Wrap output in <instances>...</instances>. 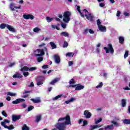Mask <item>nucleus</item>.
<instances>
[{
  "instance_id": "1",
  "label": "nucleus",
  "mask_w": 130,
  "mask_h": 130,
  "mask_svg": "<svg viewBox=\"0 0 130 130\" xmlns=\"http://www.w3.org/2000/svg\"><path fill=\"white\" fill-rule=\"evenodd\" d=\"M69 124H72L71 117L70 115H67L66 117L59 118L58 123H56V127L58 130H66L67 129L66 125H69Z\"/></svg>"
},
{
  "instance_id": "2",
  "label": "nucleus",
  "mask_w": 130,
  "mask_h": 130,
  "mask_svg": "<svg viewBox=\"0 0 130 130\" xmlns=\"http://www.w3.org/2000/svg\"><path fill=\"white\" fill-rule=\"evenodd\" d=\"M77 11L79 13L80 16L82 17L83 18H85V16L86 17V19L87 20H89L90 21V22H93V18H94V16L92 15V13H90L86 9H84L82 10L84 14L81 11V7L79 6H77Z\"/></svg>"
},
{
  "instance_id": "3",
  "label": "nucleus",
  "mask_w": 130,
  "mask_h": 130,
  "mask_svg": "<svg viewBox=\"0 0 130 130\" xmlns=\"http://www.w3.org/2000/svg\"><path fill=\"white\" fill-rule=\"evenodd\" d=\"M36 51L38 52V54H35V56H39V57L37 58V61L38 62H41V61L43 60V57L42 56H43V55L45 54V52L44 51L47 52V48L45 47L44 48V49H37Z\"/></svg>"
},
{
  "instance_id": "4",
  "label": "nucleus",
  "mask_w": 130,
  "mask_h": 130,
  "mask_svg": "<svg viewBox=\"0 0 130 130\" xmlns=\"http://www.w3.org/2000/svg\"><path fill=\"white\" fill-rule=\"evenodd\" d=\"M72 15V13L70 11H66L63 13V21H64V23H68V22H70L71 21V15Z\"/></svg>"
},
{
  "instance_id": "5",
  "label": "nucleus",
  "mask_w": 130,
  "mask_h": 130,
  "mask_svg": "<svg viewBox=\"0 0 130 130\" xmlns=\"http://www.w3.org/2000/svg\"><path fill=\"white\" fill-rule=\"evenodd\" d=\"M108 48L105 47L104 49L106 51V53H114V49H113V47H112V45L111 44H108Z\"/></svg>"
},
{
  "instance_id": "6",
  "label": "nucleus",
  "mask_w": 130,
  "mask_h": 130,
  "mask_svg": "<svg viewBox=\"0 0 130 130\" xmlns=\"http://www.w3.org/2000/svg\"><path fill=\"white\" fill-rule=\"evenodd\" d=\"M72 87V88H75V91H79L80 90H83L84 88H85V86L84 85H81L80 84H75L73 85H69V87L71 88Z\"/></svg>"
},
{
  "instance_id": "7",
  "label": "nucleus",
  "mask_w": 130,
  "mask_h": 130,
  "mask_svg": "<svg viewBox=\"0 0 130 130\" xmlns=\"http://www.w3.org/2000/svg\"><path fill=\"white\" fill-rule=\"evenodd\" d=\"M23 18L25 20H34L35 17L32 14H24L23 15Z\"/></svg>"
},
{
  "instance_id": "8",
  "label": "nucleus",
  "mask_w": 130,
  "mask_h": 130,
  "mask_svg": "<svg viewBox=\"0 0 130 130\" xmlns=\"http://www.w3.org/2000/svg\"><path fill=\"white\" fill-rule=\"evenodd\" d=\"M21 117L22 116L21 115H12V121L14 122L17 121V120H19V119H20Z\"/></svg>"
},
{
  "instance_id": "9",
  "label": "nucleus",
  "mask_w": 130,
  "mask_h": 130,
  "mask_svg": "<svg viewBox=\"0 0 130 130\" xmlns=\"http://www.w3.org/2000/svg\"><path fill=\"white\" fill-rule=\"evenodd\" d=\"M83 115L85 118H90L92 116V114L88 110H85L84 112Z\"/></svg>"
},
{
  "instance_id": "10",
  "label": "nucleus",
  "mask_w": 130,
  "mask_h": 130,
  "mask_svg": "<svg viewBox=\"0 0 130 130\" xmlns=\"http://www.w3.org/2000/svg\"><path fill=\"white\" fill-rule=\"evenodd\" d=\"M24 102H25V99H17L15 101L12 102V104H19V103Z\"/></svg>"
},
{
  "instance_id": "11",
  "label": "nucleus",
  "mask_w": 130,
  "mask_h": 130,
  "mask_svg": "<svg viewBox=\"0 0 130 130\" xmlns=\"http://www.w3.org/2000/svg\"><path fill=\"white\" fill-rule=\"evenodd\" d=\"M54 60L55 63H59L60 62V57L58 55H54Z\"/></svg>"
},
{
  "instance_id": "12",
  "label": "nucleus",
  "mask_w": 130,
  "mask_h": 130,
  "mask_svg": "<svg viewBox=\"0 0 130 130\" xmlns=\"http://www.w3.org/2000/svg\"><path fill=\"white\" fill-rule=\"evenodd\" d=\"M13 78H14V79H16V78L21 79V78H23V75H21L19 73L16 72V74L13 76Z\"/></svg>"
},
{
  "instance_id": "13",
  "label": "nucleus",
  "mask_w": 130,
  "mask_h": 130,
  "mask_svg": "<svg viewBox=\"0 0 130 130\" xmlns=\"http://www.w3.org/2000/svg\"><path fill=\"white\" fill-rule=\"evenodd\" d=\"M42 119V114H38L36 116V122H39Z\"/></svg>"
},
{
  "instance_id": "14",
  "label": "nucleus",
  "mask_w": 130,
  "mask_h": 130,
  "mask_svg": "<svg viewBox=\"0 0 130 130\" xmlns=\"http://www.w3.org/2000/svg\"><path fill=\"white\" fill-rule=\"evenodd\" d=\"M114 129V126L113 125V124L109 125L105 127V130H112Z\"/></svg>"
},
{
  "instance_id": "15",
  "label": "nucleus",
  "mask_w": 130,
  "mask_h": 130,
  "mask_svg": "<svg viewBox=\"0 0 130 130\" xmlns=\"http://www.w3.org/2000/svg\"><path fill=\"white\" fill-rule=\"evenodd\" d=\"M31 101H32L34 103H40L41 102V100L40 98H37V99H31Z\"/></svg>"
},
{
  "instance_id": "16",
  "label": "nucleus",
  "mask_w": 130,
  "mask_h": 130,
  "mask_svg": "<svg viewBox=\"0 0 130 130\" xmlns=\"http://www.w3.org/2000/svg\"><path fill=\"white\" fill-rule=\"evenodd\" d=\"M100 31H101V32H106V27L102 25H100V26L98 27Z\"/></svg>"
},
{
  "instance_id": "17",
  "label": "nucleus",
  "mask_w": 130,
  "mask_h": 130,
  "mask_svg": "<svg viewBox=\"0 0 130 130\" xmlns=\"http://www.w3.org/2000/svg\"><path fill=\"white\" fill-rule=\"evenodd\" d=\"M102 125H90V128L89 129V130L95 129V128H98V127H101V126H102Z\"/></svg>"
},
{
  "instance_id": "18",
  "label": "nucleus",
  "mask_w": 130,
  "mask_h": 130,
  "mask_svg": "<svg viewBox=\"0 0 130 130\" xmlns=\"http://www.w3.org/2000/svg\"><path fill=\"white\" fill-rule=\"evenodd\" d=\"M7 29L10 31V32H16V30L12 26L10 25H7Z\"/></svg>"
},
{
  "instance_id": "19",
  "label": "nucleus",
  "mask_w": 130,
  "mask_h": 130,
  "mask_svg": "<svg viewBox=\"0 0 130 130\" xmlns=\"http://www.w3.org/2000/svg\"><path fill=\"white\" fill-rule=\"evenodd\" d=\"M59 80V79H58V78H56L51 81V82L50 83V85H54V84H55L56 83H57V82H58Z\"/></svg>"
},
{
  "instance_id": "20",
  "label": "nucleus",
  "mask_w": 130,
  "mask_h": 130,
  "mask_svg": "<svg viewBox=\"0 0 130 130\" xmlns=\"http://www.w3.org/2000/svg\"><path fill=\"white\" fill-rule=\"evenodd\" d=\"M37 81H39V82H44V76H39L37 78Z\"/></svg>"
},
{
  "instance_id": "21",
  "label": "nucleus",
  "mask_w": 130,
  "mask_h": 130,
  "mask_svg": "<svg viewBox=\"0 0 130 130\" xmlns=\"http://www.w3.org/2000/svg\"><path fill=\"white\" fill-rule=\"evenodd\" d=\"M28 71H29V68L27 66H24L22 68L20 69L21 72H28Z\"/></svg>"
},
{
  "instance_id": "22",
  "label": "nucleus",
  "mask_w": 130,
  "mask_h": 130,
  "mask_svg": "<svg viewBox=\"0 0 130 130\" xmlns=\"http://www.w3.org/2000/svg\"><path fill=\"white\" fill-rule=\"evenodd\" d=\"M119 42L121 44H123L124 42V38L123 37H119Z\"/></svg>"
},
{
  "instance_id": "23",
  "label": "nucleus",
  "mask_w": 130,
  "mask_h": 130,
  "mask_svg": "<svg viewBox=\"0 0 130 130\" xmlns=\"http://www.w3.org/2000/svg\"><path fill=\"white\" fill-rule=\"evenodd\" d=\"M50 45L51 47H52V49H55V48H57V46L54 42H50Z\"/></svg>"
},
{
  "instance_id": "24",
  "label": "nucleus",
  "mask_w": 130,
  "mask_h": 130,
  "mask_svg": "<svg viewBox=\"0 0 130 130\" xmlns=\"http://www.w3.org/2000/svg\"><path fill=\"white\" fill-rule=\"evenodd\" d=\"M121 104H122V107H125V106H126V100L123 99H122Z\"/></svg>"
},
{
  "instance_id": "25",
  "label": "nucleus",
  "mask_w": 130,
  "mask_h": 130,
  "mask_svg": "<svg viewBox=\"0 0 130 130\" xmlns=\"http://www.w3.org/2000/svg\"><path fill=\"white\" fill-rule=\"evenodd\" d=\"M69 84H70V86H74V84H76V82L75 81V79L74 78L71 79L69 82Z\"/></svg>"
},
{
  "instance_id": "26",
  "label": "nucleus",
  "mask_w": 130,
  "mask_h": 130,
  "mask_svg": "<svg viewBox=\"0 0 130 130\" xmlns=\"http://www.w3.org/2000/svg\"><path fill=\"white\" fill-rule=\"evenodd\" d=\"M75 100H76V99L72 98L70 100L65 101V103L66 104H69V103H71V102H73Z\"/></svg>"
},
{
  "instance_id": "27",
  "label": "nucleus",
  "mask_w": 130,
  "mask_h": 130,
  "mask_svg": "<svg viewBox=\"0 0 130 130\" xmlns=\"http://www.w3.org/2000/svg\"><path fill=\"white\" fill-rule=\"evenodd\" d=\"M62 96H63V94H59V95L56 96L55 97H54V98H53L52 100H53L54 101L55 100H57V99H59V98H61V97H62Z\"/></svg>"
},
{
  "instance_id": "28",
  "label": "nucleus",
  "mask_w": 130,
  "mask_h": 130,
  "mask_svg": "<svg viewBox=\"0 0 130 130\" xmlns=\"http://www.w3.org/2000/svg\"><path fill=\"white\" fill-rule=\"evenodd\" d=\"M8 25V24L2 23L0 25V28H1V29H5V28H6V27L7 28Z\"/></svg>"
},
{
  "instance_id": "29",
  "label": "nucleus",
  "mask_w": 130,
  "mask_h": 130,
  "mask_svg": "<svg viewBox=\"0 0 130 130\" xmlns=\"http://www.w3.org/2000/svg\"><path fill=\"white\" fill-rule=\"evenodd\" d=\"M61 36H64L65 37H69V34L66 31H63L60 33Z\"/></svg>"
},
{
  "instance_id": "30",
  "label": "nucleus",
  "mask_w": 130,
  "mask_h": 130,
  "mask_svg": "<svg viewBox=\"0 0 130 130\" xmlns=\"http://www.w3.org/2000/svg\"><path fill=\"white\" fill-rule=\"evenodd\" d=\"M123 123L125 124H130V119H124L122 120Z\"/></svg>"
},
{
  "instance_id": "31",
  "label": "nucleus",
  "mask_w": 130,
  "mask_h": 130,
  "mask_svg": "<svg viewBox=\"0 0 130 130\" xmlns=\"http://www.w3.org/2000/svg\"><path fill=\"white\" fill-rule=\"evenodd\" d=\"M72 57H74V55H75V53H72V52H68L66 54V56H69V57H70L71 56H72Z\"/></svg>"
},
{
  "instance_id": "32",
  "label": "nucleus",
  "mask_w": 130,
  "mask_h": 130,
  "mask_svg": "<svg viewBox=\"0 0 130 130\" xmlns=\"http://www.w3.org/2000/svg\"><path fill=\"white\" fill-rule=\"evenodd\" d=\"M6 128H8L9 130H12L14 129V128H15V127L13 125H10L9 126H7Z\"/></svg>"
},
{
  "instance_id": "33",
  "label": "nucleus",
  "mask_w": 130,
  "mask_h": 130,
  "mask_svg": "<svg viewBox=\"0 0 130 130\" xmlns=\"http://www.w3.org/2000/svg\"><path fill=\"white\" fill-rule=\"evenodd\" d=\"M53 19V18H51V17H46V20H47V22H48V23H50V22H52Z\"/></svg>"
},
{
  "instance_id": "34",
  "label": "nucleus",
  "mask_w": 130,
  "mask_h": 130,
  "mask_svg": "<svg viewBox=\"0 0 130 130\" xmlns=\"http://www.w3.org/2000/svg\"><path fill=\"white\" fill-rule=\"evenodd\" d=\"M33 109H34V106H30L27 108V111H28V112H29L31 111V110H33Z\"/></svg>"
},
{
  "instance_id": "35",
  "label": "nucleus",
  "mask_w": 130,
  "mask_h": 130,
  "mask_svg": "<svg viewBox=\"0 0 130 130\" xmlns=\"http://www.w3.org/2000/svg\"><path fill=\"white\" fill-rule=\"evenodd\" d=\"M41 29L38 27H35L34 28L33 31L34 32H35L37 33V32H39V31H41Z\"/></svg>"
},
{
  "instance_id": "36",
  "label": "nucleus",
  "mask_w": 130,
  "mask_h": 130,
  "mask_svg": "<svg viewBox=\"0 0 130 130\" xmlns=\"http://www.w3.org/2000/svg\"><path fill=\"white\" fill-rule=\"evenodd\" d=\"M7 95H8L9 96H15L16 95V93H14L11 92H8Z\"/></svg>"
},
{
  "instance_id": "37",
  "label": "nucleus",
  "mask_w": 130,
  "mask_h": 130,
  "mask_svg": "<svg viewBox=\"0 0 130 130\" xmlns=\"http://www.w3.org/2000/svg\"><path fill=\"white\" fill-rule=\"evenodd\" d=\"M10 9L11 11H15V6H14V4H11L10 5Z\"/></svg>"
},
{
  "instance_id": "38",
  "label": "nucleus",
  "mask_w": 130,
  "mask_h": 130,
  "mask_svg": "<svg viewBox=\"0 0 130 130\" xmlns=\"http://www.w3.org/2000/svg\"><path fill=\"white\" fill-rule=\"evenodd\" d=\"M68 46H69V43H68V42L64 41V44L63 45V47L64 48H66V47H68Z\"/></svg>"
},
{
  "instance_id": "39",
  "label": "nucleus",
  "mask_w": 130,
  "mask_h": 130,
  "mask_svg": "<svg viewBox=\"0 0 130 130\" xmlns=\"http://www.w3.org/2000/svg\"><path fill=\"white\" fill-rule=\"evenodd\" d=\"M83 124H82V126H86V125H88V121L87 120H84L83 121Z\"/></svg>"
},
{
  "instance_id": "40",
  "label": "nucleus",
  "mask_w": 130,
  "mask_h": 130,
  "mask_svg": "<svg viewBox=\"0 0 130 130\" xmlns=\"http://www.w3.org/2000/svg\"><path fill=\"white\" fill-rule=\"evenodd\" d=\"M37 70V68L36 67H31L30 68H29V71L30 72H32L33 71H36Z\"/></svg>"
},
{
  "instance_id": "41",
  "label": "nucleus",
  "mask_w": 130,
  "mask_h": 130,
  "mask_svg": "<svg viewBox=\"0 0 130 130\" xmlns=\"http://www.w3.org/2000/svg\"><path fill=\"white\" fill-rule=\"evenodd\" d=\"M22 130H29V128L26 124H24L22 127Z\"/></svg>"
},
{
  "instance_id": "42",
  "label": "nucleus",
  "mask_w": 130,
  "mask_h": 130,
  "mask_svg": "<svg viewBox=\"0 0 130 130\" xmlns=\"http://www.w3.org/2000/svg\"><path fill=\"white\" fill-rule=\"evenodd\" d=\"M101 121H102V118H100L98 120L95 121V124H98V123H99V122H101Z\"/></svg>"
},
{
  "instance_id": "43",
  "label": "nucleus",
  "mask_w": 130,
  "mask_h": 130,
  "mask_svg": "<svg viewBox=\"0 0 130 130\" xmlns=\"http://www.w3.org/2000/svg\"><path fill=\"white\" fill-rule=\"evenodd\" d=\"M23 75L25 78H26L29 75V73L28 72H23Z\"/></svg>"
},
{
  "instance_id": "44",
  "label": "nucleus",
  "mask_w": 130,
  "mask_h": 130,
  "mask_svg": "<svg viewBox=\"0 0 130 130\" xmlns=\"http://www.w3.org/2000/svg\"><path fill=\"white\" fill-rule=\"evenodd\" d=\"M96 24L99 27L100 26H101V21H100V19H98L96 20Z\"/></svg>"
},
{
  "instance_id": "45",
  "label": "nucleus",
  "mask_w": 130,
  "mask_h": 130,
  "mask_svg": "<svg viewBox=\"0 0 130 130\" xmlns=\"http://www.w3.org/2000/svg\"><path fill=\"white\" fill-rule=\"evenodd\" d=\"M128 56V51H125L124 55V58H126Z\"/></svg>"
},
{
  "instance_id": "46",
  "label": "nucleus",
  "mask_w": 130,
  "mask_h": 130,
  "mask_svg": "<svg viewBox=\"0 0 130 130\" xmlns=\"http://www.w3.org/2000/svg\"><path fill=\"white\" fill-rule=\"evenodd\" d=\"M102 86H103V83L100 82V84L96 86V88L98 89V88H101Z\"/></svg>"
},
{
  "instance_id": "47",
  "label": "nucleus",
  "mask_w": 130,
  "mask_h": 130,
  "mask_svg": "<svg viewBox=\"0 0 130 130\" xmlns=\"http://www.w3.org/2000/svg\"><path fill=\"white\" fill-rule=\"evenodd\" d=\"M2 113L3 116H5V117H7L8 116V114H7V113H6V111H2Z\"/></svg>"
},
{
  "instance_id": "48",
  "label": "nucleus",
  "mask_w": 130,
  "mask_h": 130,
  "mask_svg": "<svg viewBox=\"0 0 130 130\" xmlns=\"http://www.w3.org/2000/svg\"><path fill=\"white\" fill-rule=\"evenodd\" d=\"M1 124L3 126H4V127H5V128H7V126H8V125H6V123L5 121L2 122Z\"/></svg>"
},
{
  "instance_id": "49",
  "label": "nucleus",
  "mask_w": 130,
  "mask_h": 130,
  "mask_svg": "<svg viewBox=\"0 0 130 130\" xmlns=\"http://www.w3.org/2000/svg\"><path fill=\"white\" fill-rule=\"evenodd\" d=\"M111 123H113V124H114L115 126H117V125H118V123H117V122L114 121H111Z\"/></svg>"
},
{
  "instance_id": "50",
  "label": "nucleus",
  "mask_w": 130,
  "mask_h": 130,
  "mask_svg": "<svg viewBox=\"0 0 130 130\" xmlns=\"http://www.w3.org/2000/svg\"><path fill=\"white\" fill-rule=\"evenodd\" d=\"M88 32H89L90 34H94V33H95L94 30H92L91 29H88Z\"/></svg>"
},
{
  "instance_id": "51",
  "label": "nucleus",
  "mask_w": 130,
  "mask_h": 130,
  "mask_svg": "<svg viewBox=\"0 0 130 130\" xmlns=\"http://www.w3.org/2000/svg\"><path fill=\"white\" fill-rule=\"evenodd\" d=\"M37 86H40L41 85H43V82H41V81H37Z\"/></svg>"
},
{
  "instance_id": "52",
  "label": "nucleus",
  "mask_w": 130,
  "mask_h": 130,
  "mask_svg": "<svg viewBox=\"0 0 130 130\" xmlns=\"http://www.w3.org/2000/svg\"><path fill=\"white\" fill-rule=\"evenodd\" d=\"M61 26L62 27H63L64 29H66V28H67V24L66 23H62L61 24Z\"/></svg>"
},
{
  "instance_id": "53",
  "label": "nucleus",
  "mask_w": 130,
  "mask_h": 130,
  "mask_svg": "<svg viewBox=\"0 0 130 130\" xmlns=\"http://www.w3.org/2000/svg\"><path fill=\"white\" fill-rule=\"evenodd\" d=\"M42 69L44 70H46V69H48V65H44L42 66Z\"/></svg>"
},
{
  "instance_id": "54",
  "label": "nucleus",
  "mask_w": 130,
  "mask_h": 130,
  "mask_svg": "<svg viewBox=\"0 0 130 130\" xmlns=\"http://www.w3.org/2000/svg\"><path fill=\"white\" fill-rule=\"evenodd\" d=\"M73 64H74V62H73L72 61H70L69 62V67H72L73 66Z\"/></svg>"
},
{
  "instance_id": "55",
  "label": "nucleus",
  "mask_w": 130,
  "mask_h": 130,
  "mask_svg": "<svg viewBox=\"0 0 130 130\" xmlns=\"http://www.w3.org/2000/svg\"><path fill=\"white\" fill-rule=\"evenodd\" d=\"M31 92H32V90H24L23 94H27V93H31Z\"/></svg>"
},
{
  "instance_id": "56",
  "label": "nucleus",
  "mask_w": 130,
  "mask_h": 130,
  "mask_svg": "<svg viewBox=\"0 0 130 130\" xmlns=\"http://www.w3.org/2000/svg\"><path fill=\"white\" fill-rule=\"evenodd\" d=\"M28 87H30L31 88L34 87V83L33 82H30V84L28 85Z\"/></svg>"
},
{
  "instance_id": "57",
  "label": "nucleus",
  "mask_w": 130,
  "mask_h": 130,
  "mask_svg": "<svg viewBox=\"0 0 130 130\" xmlns=\"http://www.w3.org/2000/svg\"><path fill=\"white\" fill-rule=\"evenodd\" d=\"M88 31H89V29H88V28L85 29L84 30L83 34H87V33H88Z\"/></svg>"
},
{
  "instance_id": "58",
  "label": "nucleus",
  "mask_w": 130,
  "mask_h": 130,
  "mask_svg": "<svg viewBox=\"0 0 130 130\" xmlns=\"http://www.w3.org/2000/svg\"><path fill=\"white\" fill-rule=\"evenodd\" d=\"M29 96H30V94H25L22 96V98H27L29 97Z\"/></svg>"
},
{
  "instance_id": "59",
  "label": "nucleus",
  "mask_w": 130,
  "mask_h": 130,
  "mask_svg": "<svg viewBox=\"0 0 130 130\" xmlns=\"http://www.w3.org/2000/svg\"><path fill=\"white\" fill-rule=\"evenodd\" d=\"M123 15H124V16H125L126 17H127L128 16H129V13L125 12H124Z\"/></svg>"
},
{
  "instance_id": "60",
  "label": "nucleus",
  "mask_w": 130,
  "mask_h": 130,
  "mask_svg": "<svg viewBox=\"0 0 130 130\" xmlns=\"http://www.w3.org/2000/svg\"><path fill=\"white\" fill-rule=\"evenodd\" d=\"M23 108H26L27 107V105L26 104L24 103L21 105Z\"/></svg>"
},
{
  "instance_id": "61",
  "label": "nucleus",
  "mask_w": 130,
  "mask_h": 130,
  "mask_svg": "<svg viewBox=\"0 0 130 130\" xmlns=\"http://www.w3.org/2000/svg\"><path fill=\"white\" fill-rule=\"evenodd\" d=\"M120 14H121L120 11H118L117 12V14H116L117 17H120Z\"/></svg>"
},
{
  "instance_id": "62",
  "label": "nucleus",
  "mask_w": 130,
  "mask_h": 130,
  "mask_svg": "<svg viewBox=\"0 0 130 130\" xmlns=\"http://www.w3.org/2000/svg\"><path fill=\"white\" fill-rule=\"evenodd\" d=\"M105 6V4L104 3H100V7H101V8H103V7Z\"/></svg>"
},
{
  "instance_id": "63",
  "label": "nucleus",
  "mask_w": 130,
  "mask_h": 130,
  "mask_svg": "<svg viewBox=\"0 0 130 130\" xmlns=\"http://www.w3.org/2000/svg\"><path fill=\"white\" fill-rule=\"evenodd\" d=\"M14 9H22V6H15L14 7Z\"/></svg>"
},
{
  "instance_id": "64",
  "label": "nucleus",
  "mask_w": 130,
  "mask_h": 130,
  "mask_svg": "<svg viewBox=\"0 0 130 130\" xmlns=\"http://www.w3.org/2000/svg\"><path fill=\"white\" fill-rule=\"evenodd\" d=\"M46 44L45 43H42L39 45V47H42V46H45Z\"/></svg>"
}]
</instances>
